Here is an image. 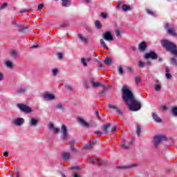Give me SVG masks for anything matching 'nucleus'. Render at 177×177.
<instances>
[{"label":"nucleus","mask_w":177,"mask_h":177,"mask_svg":"<svg viewBox=\"0 0 177 177\" xmlns=\"http://www.w3.org/2000/svg\"><path fill=\"white\" fill-rule=\"evenodd\" d=\"M122 91L123 93V100L129 106V110H131V111H138V110H140L142 104L135 99L132 91L128 89V86L125 85L123 86Z\"/></svg>","instance_id":"f257e3e1"},{"label":"nucleus","mask_w":177,"mask_h":177,"mask_svg":"<svg viewBox=\"0 0 177 177\" xmlns=\"http://www.w3.org/2000/svg\"><path fill=\"white\" fill-rule=\"evenodd\" d=\"M154 140V147L156 149L160 146V143H161L162 140H167V137L164 135H158L155 136L153 138Z\"/></svg>","instance_id":"f03ea898"},{"label":"nucleus","mask_w":177,"mask_h":177,"mask_svg":"<svg viewBox=\"0 0 177 177\" xmlns=\"http://www.w3.org/2000/svg\"><path fill=\"white\" fill-rule=\"evenodd\" d=\"M163 48L168 52L173 53V55H177L176 45H163Z\"/></svg>","instance_id":"7ed1b4c3"},{"label":"nucleus","mask_w":177,"mask_h":177,"mask_svg":"<svg viewBox=\"0 0 177 177\" xmlns=\"http://www.w3.org/2000/svg\"><path fill=\"white\" fill-rule=\"evenodd\" d=\"M17 106L21 111H23L24 113H31V111H32L31 108L26 104H17Z\"/></svg>","instance_id":"20e7f679"},{"label":"nucleus","mask_w":177,"mask_h":177,"mask_svg":"<svg viewBox=\"0 0 177 177\" xmlns=\"http://www.w3.org/2000/svg\"><path fill=\"white\" fill-rule=\"evenodd\" d=\"M61 133H62V138L63 140H66L67 138H68V131L67 130V127H66V125L64 124L62 125Z\"/></svg>","instance_id":"39448f33"},{"label":"nucleus","mask_w":177,"mask_h":177,"mask_svg":"<svg viewBox=\"0 0 177 177\" xmlns=\"http://www.w3.org/2000/svg\"><path fill=\"white\" fill-rule=\"evenodd\" d=\"M103 38L105 41H114V38L113 37V35L111 32L107 31L103 34Z\"/></svg>","instance_id":"423d86ee"},{"label":"nucleus","mask_w":177,"mask_h":177,"mask_svg":"<svg viewBox=\"0 0 177 177\" xmlns=\"http://www.w3.org/2000/svg\"><path fill=\"white\" fill-rule=\"evenodd\" d=\"M158 55L157 54H156V53L151 51L149 53H146L145 55V59H152V60H156L158 58Z\"/></svg>","instance_id":"0eeeda50"},{"label":"nucleus","mask_w":177,"mask_h":177,"mask_svg":"<svg viewBox=\"0 0 177 177\" xmlns=\"http://www.w3.org/2000/svg\"><path fill=\"white\" fill-rule=\"evenodd\" d=\"M15 26L20 32H26V30H28V26H26L24 24H16Z\"/></svg>","instance_id":"6e6552de"},{"label":"nucleus","mask_w":177,"mask_h":177,"mask_svg":"<svg viewBox=\"0 0 177 177\" xmlns=\"http://www.w3.org/2000/svg\"><path fill=\"white\" fill-rule=\"evenodd\" d=\"M44 99H46V100H55L56 99V96L54 94L46 93L43 95Z\"/></svg>","instance_id":"1a4fd4ad"},{"label":"nucleus","mask_w":177,"mask_h":177,"mask_svg":"<svg viewBox=\"0 0 177 177\" xmlns=\"http://www.w3.org/2000/svg\"><path fill=\"white\" fill-rule=\"evenodd\" d=\"M62 157L64 161H68V160L71 158V153L70 152L64 151L62 152Z\"/></svg>","instance_id":"9d476101"},{"label":"nucleus","mask_w":177,"mask_h":177,"mask_svg":"<svg viewBox=\"0 0 177 177\" xmlns=\"http://www.w3.org/2000/svg\"><path fill=\"white\" fill-rule=\"evenodd\" d=\"M95 145H96V140L91 141L89 145H84L83 149H84V150H91V149L93 148Z\"/></svg>","instance_id":"9b49d317"},{"label":"nucleus","mask_w":177,"mask_h":177,"mask_svg":"<svg viewBox=\"0 0 177 177\" xmlns=\"http://www.w3.org/2000/svg\"><path fill=\"white\" fill-rule=\"evenodd\" d=\"M13 124L17 127H20L24 124V119L23 118H19L13 121Z\"/></svg>","instance_id":"f8f14e48"},{"label":"nucleus","mask_w":177,"mask_h":177,"mask_svg":"<svg viewBox=\"0 0 177 177\" xmlns=\"http://www.w3.org/2000/svg\"><path fill=\"white\" fill-rule=\"evenodd\" d=\"M48 128L51 131H53L54 133H59V129L55 127L53 123L50 122L48 124Z\"/></svg>","instance_id":"ddd939ff"},{"label":"nucleus","mask_w":177,"mask_h":177,"mask_svg":"<svg viewBox=\"0 0 177 177\" xmlns=\"http://www.w3.org/2000/svg\"><path fill=\"white\" fill-rule=\"evenodd\" d=\"M90 82L93 88H97L101 86L100 83L95 82V79L93 77L90 79Z\"/></svg>","instance_id":"4468645a"},{"label":"nucleus","mask_w":177,"mask_h":177,"mask_svg":"<svg viewBox=\"0 0 177 177\" xmlns=\"http://www.w3.org/2000/svg\"><path fill=\"white\" fill-rule=\"evenodd\" d=\"M89 62H91V58H82L81 59V63H82V64H83L84 67H86L88 66V64H86V63H89Z\"/></svg>","instance_id":"2eb2a0df"},{"label":"nucleus","mask_w":177,"mask_h":177,"mask_svg":"<svg viewBox=\"0 0 177 177\" xmlns=\"http://www.w3.org/2000/svg\"><path fill=\"white\" fill-rule=\"evenodd\" d=\"M111 127V124L107 123L106 124H104L102 127V130L103 131L104 133H107V131L109 130V128Z\"/></svg>","instance_id":"dca6fc26"},{"label":"nucleus","mask_w":177,"mask_h":177,"mask_svg":"<svg viewBox=\"0 0 177 177\" xmlns=\"http://www.w3.org/2000/svg\"><path fill=\"white\" fill-rule=\"evenodd\" d=\"M77 37L82 41V42H84L85 44H88V42L89 41V39L84 37L82 35L79 34L77 35Z\"/></svg>","instance_id":"f3484780"},{"label":"nucleus","mask_w":177,"mask_h":177,"mask_svg":"<svg viewBox=\"0 0 177 177\" xmlns=\"http://www.w3.org/2000/svg\"><path fill=\"white\" fill-rule=\"evenodd\" d=\"M104 63L107 66H111V63H113V58H111V57H107L104 60Z\"/></svg>","instance_id":"a211bd4d"},{"label":"nucleus","mask_w":177,"mask_h":177,"mask_svg":"<svg viewBox=\"0 0 177 177\" xmlns=\"http://www.w3.org/2000/svg\"><path fill=\"white\" fill-rule=\"evenodd\" d=\"M4 64L7 67V68H13V62H12L11 61L6 60L4 62Z\"/></svg>","instance_id":"6ab92c4d"},{"label":"nucleus","mask_w":177,"mask_h":177,"mask_svg":"<svg viewBox=\"0 0 177 177\" xmlns=\"http://www.w3.org/2000/svg\"><path fill=\"white\" fill-rule=\"evenodd\" d=\"M152 118L156 121V122H161L162 121L161 118L154 112L152 113Z\"/></svg>","instance_id":"aec40b11"},{"label":"nucleus","mask_w":177,"mask_h":177,"mask_svg":"<svg viewBox=\"0 0 177 177\" xmlns=\"http://www.w3.org/2000/svg\"><path fill=\"white\" fill-rule=\"evenodd\" d=\"M75 144V140H71L69 142L70 147H71V151L75 152L77 151V149L74 147V145Z\"/></svg>","instance_id":"412c9836"},{"label":"nucleus","mask_w":177,"mask_h":177,"mask_svg":"<svg viewBox=\"0 0 177 177\" xmlns=\"http://www.w3.org/2000/svg\"><path fill=\"white\" fill-rule=\"evenodd\" d=\"M138 165V164L136 163H133L131 165H129V166H123V167H119V169H129V168H133L135 167H136Z\"/></svg>","instance_id":"4be33fe9"},{"label":"nucleus","mask_w":177,"mask_h":177,"mask_svg":"<svg viewBox=\"0 0 177 177\" xmlns=\"http://www.w3.org/2000/svg\"><path fill=\"white\" fill-rule=\"evenodd\" d=\"M167 32L169 35H172V36L176 35V30L173 28H169V29H167Z\"/></svg>","instance_id":"5701e85b"},{"label":"nucleus","mask_w":177,"mask_h":177,"mask_svg":"<svg viewBox=\"0 0 177 177\" xmlns=\"http://www.w3.org/2000/svg\"><path fill=\"white\" fill-rule=\"evenodd\" d=\"M95 26L97 28V30H101V28L103 27L102 23L99 20L95 21Z\"/></svg>","instance_id":"b1692460"},{"label":"nucleus","mask_w":177,"mask_h":177,"mask_svg":"<svg viewBox=\"0 0 177 177\" xmlns=\"http://www.w3.org/2000/svg\"><path fill=\"white\" fill-rule=\"evenodd\" d=\"M78 121L80 123L82 124V125H83V127H85L86 128H88V127H89V124H88V122H85V120L82 118H79Z\"/></svg>","instance_id":"393cba45"},{"label":"nucleus","mask_w":177,"mask_h":177,"mask_svg":"<svg viewBox=\"0 0 177 177\" xmlns=\"http://www.w3.org/2000/svg\"><path fill=\"white\" fill-rule=\"evenodd\" d=\"M108 106H109V109H112L113 110H115V111L117 113H118L119 114H121V110H120L118 109V107H117V106H113L112 104H109Z\"/></svg>","instance_id":"a878e982"},{"label":"nucleus","mask_w":177,"mask_h":177,"mask_svg":"<svg viewBox=\"0 0 177 177\" xmlns=\"http://www.w3.org/2000/svg\"><path fill=\"white\" fill-rule=\"evenodd\" d=\"M30 123L31 127H37V125H38V120L35 118H32L30 119Z\"/></svg>","instance_id":"bb28decb"},{"label":"nucleus","mask_w":177,"mask_h":177,"mask_svg":"<svg viewBox=\"0 0 177 177\" xmlns=\"http://www.w3.org/2000/svg\"><path fill=\"white\" fill-rule=\"evenodd\" d=\"M62 6L64 8H68L70 6V0H62Z\"/></svg>","instance_id":"cd10ccee"},{"label":"nucleus","mask_w":177,"mask_h":177,"mask_svg":"<svg viewBox=\"0 0 177 177\" xmlns=\"http://www.w3.org/2000/svg\"><path fill=\"white\" fill-rule=\"evenodd\" d=\"M161 45H174V43L167 39H162L161 40Z\"/></svg>","instance_id":"c85d7f7f"},{"label":"nucleus","mask_w":177,"mask_h":177,"mask_svg":"<svg viewBox=\"0 0 177 177\" xmlns=\"http://www.w3.org/2000/svg\"><path fill=\"white\" fill-rule=\"evenodd\" d=\"M27 92V87H21L17 90V93H24Z\"/></svg>","instance_id":"c756f323"},{"label":"nucleus","mask_w":177,"mask_h":177,"mask_svg":"<svg viewBox=\"0 0 177 177\" xmlns=\"http://www.w3.org/2000/svg\"><path fill=\"white\" fill-rule=\"evenodd\" d=\"M125 140H122V142H121V143H122V145H121V147H122V149H124V150H128V149H129V145H125Z\"/></svg>","instance_id":"7c9ffc66"},{"label":"nucleus","mask_w":177,"mask_h":177,"mask_svg":"<svg viewBox=\"0 0 177 177\" xmlns=\"http://www.w3.org/2000/svg\"><path fill=\"white\" fill-rule=\"evenodd\" d=\"M147 48V45H139L138 46V50L140 52H145L146 49Z\"/></svg>","instance_id":"2f4dec72"},{"label":"nucleus","mask_w":177,"mask_h":177,"mask_svg":"<svg viewBox=\"0 0 177 177\" xmlns=\"http://www.w3.org/2000/svg\"><path fill=\"white\" fill-rule=\"evenodd\" d=\"M10 55L12 57H17V56H19V53L16 50H11Z\"/></svg>","instance_id":"473e14b6"},{"label":"nucleus","mask_w":177,"mask_h":177,"mask_svg":"<svg viewBox=\"0 0 177 177\" xmlns=\"http://www.w3.org/2000/svg\"><path fill=\"white\" fill-rule=\"evenodd\" d=\"M122 9L124 12H128V10H131V7L127 5V4H123L122 6Z\"/></svg>","instance_id":"72a5a7b5"},{"label":"nucleus","mask_w":177,"mask_h":177,"mask_svg":"<svg viewBox=\"0 0 177 177\" xmlns=\"http://www.w3.org/2000/svg\"><path fill=\"white\" fill-rule=\"evenodd\" d=\"M55 107L59 110H64V105L63 104H57Z\"/></svg>","instance_id":"f704fd0d"},{"label":"nucleus","mask_w":177,"mask_h":177,"mask_svg":"<svg viewBox=\"0 0 177 177\" xmlns=\"http://www.w3.org/2000/svg\"><path fill=\"white\" fill-rule=\"evenodd\" d=\"M171 112L173 115H176L177 117V107L174 106L171 108Z\"/></svg>","instance_id":"c9c22d12"},{"label":"nucleus","mask_w":177,"mask_h":177,"mask_svg":"<svg viewBox=\"0 0 177 177\" xmlns=\"http://www.w3.org/2000/svg\"><path fill=\"white\" fill-rule=\"evenodd\" d=\"M155 91H156V92H160V91H161V85L160 84H155Z\"/></svg>","instance_id":"e433bc0d"},{"label":"nucleus","mask_w":177,"mask_h":177,"mask_svg":"<svg viewBox=\"0 0 177 177\" xmlns=\"http://www.w3.org/2000/svg\"><path fill=\"white\" fill-rule=\"evenodd\" d=\"M171 64H173L174 66H177V61L176 59L175 58H171Z\"/></svg>","instance_id":"4c0bfd02"},{"label":"nucleus","mask_w":177,"mask_h":177,"mask_svg":"<svg viewBox=\"0 0 177 177\" xmlns=\"http://www.w3.org/2000/svg\"><path fill=\"white\" fill-rule=\"evenodd\" d=\"M138 67L143 68V67H145V62H143L142 60L139 61Z\"/></svg>","instance_id":"58836bf2"},{"label":"nucleus","mask_w":177,"mask_h":177,"mask_svg":"<svg viewBox=\"0 0 177 177\" xmlns=\"http://www.w3.org/2000/svg\"><path fill=\"white\" fill-rule=\"evenodd\" d=\"M100 16L102 19H107V13L100 12Z\"/></svg>","instance_id":"ea45409f"},{"label":"nucleus","mask_w":177,"mask_h":177,"mask_svg":"<svg viewBox=\"0 0 177 177\" xmlns=\"http://www.w3.org/2000/svg\"><path fill=\"white\" fill-rule=\"evenodd\" d=\"M136 133L138 136H140V126H137Z\"/></svg>","instance_id":"a19ab883"},{"label":"nucleus","mask_w":177,"mask_h":177,"mask_svg":"<svg viewBox=\"0 0 177 177\" xmlns=\"http://www.w3.org/2000/svg\"><path fill=\"white\" fill-rule=\"evenodd\" d=\"M115 34H116V37H121V30H120L119 29H117L115 30Z\"/></svg>","instance_id":"79ce46f5"},{"label":"nucleus","mask_w":177,"mask_h":177,"mask_svg":"<svg viewBox=\"0 0 177 177\" xmlns=\"http://www.w3.org/2000/svg\"><path fill=\"white\" fill-rule=\"evenodd\" d=\"M52 73L53 75H57V73H59V71L57 70V68H54L53 69Z\"/></svg>","instance_id":"37998d69"},{"label":"nucleus","mask_w":177,"mask_h":177,"mask_svg":"<svg viewBox=\"0 0 177 177\" xmlns=\"http://www.w3.org/2000/svg\"><path fill=\"white\" fill-rule=\"evenodd\" d=\"M88 161H89L90 162H97V160H96V159H95V158H88Z\"/></svg>","instance_id":"c03bdc74"},{"label":"nucleus","mask_w":177,"mask_h":177,"mask_svg":"<svg viewBox=\"0 0 177 177\" xmlns=\"http://www.w3.org/2000/svg\"><path fill=\"white\" fill-rule=\"evenodd\" d=\"M30 10H31L30 9H25L19 11V13H27L28 12H30Z\"/></svg>","instance_id":"a18cd8bd"},{"label":"nucleus","mask_w":177,"mask_h":177,"mask_svg":"<svg viewBox=\"0 0 177 177\" xmlns=\"http://www.w3.org/2000/svg\"><path fill=\"white\" fill-rule=\"evenodd\" d=\"M5 8H8V3H3L0 7V9H5Z\"/></svg>","instance_id":"49530a36"},{"label":"nucleus","mask_w":177,"mask_h":177,"mask_svg":"<svg viewBox=\"0 0 177 177\" xmlns=\"http://www.w3.org/2000/svg\"><path fill=\"white\" fill-rule=\"evenodd\" d=\"M118 73H119V74H120V75L124 74V71L122 70V67L120 66V67L118 68Z\"/></svg>","instance_id":"de8ad7c7"},{"label":"nucleus","mask_w":177,"mask_h":177,"mask_svg":"<svg viewBox=\"0 0 177 177\" xmlns=\"http://www.w3.org/2000/svg\"><path fill=\"white\" fill-rule=\"evenodd\" d=\"M147 13H148V15H151L152 16H154V12H153L151 10L147 9Z\"/></svg>","instance_id":"09e8293b"},{"label":"nucleus","mask_w":177,"mask_h":177,"mask_svg":"<svg viewBox=\"0 0 177 177\" xmlns=\"http://www.w3.org/2000/svg\"><path fill=\"white\" fill-rule=\"evenodd\" d=\"M44 3L39 4L37 7V10H41V9H42V8H44Z\"/></svg>","instance_id":"8fccbe9b"},{"label":"nucleus","mask_w":177,"mask_h":177,"mask_svg":"<svg viewBox=\"0 0 177 177\" xmlns=\"http://www.w3.org/2000/svg\"><path fill=\"white\" fill-rule=\"evenodd\" d=\"M37 48H39V45H33L31 47H30V49H37Z\"/></svg>","instance_id":"3c124183"},{"label":"nucleus","mask_w":177,"mask_h":177,"mask_svg":"<svg viewBox=\"0 0 177 177\" xmlns=\"http://www.w3.org/2000/svg\"><path fill=\"white\" fill-rule=\"evenodd\" d=\"M165 76H166V78H167V80L171 79V77H172V75H171L170 73H166Z\"/></svg>","instance_id":"603ef678"},{"label":"nucleus","mask_w":177,"mask_h":177,"mask_svg":"<svg viewBox=\"0 0 177 177\" xmlns=\"http://www.w3.org/2000/svg\"><path fill=\"white\" fill-rule=\"evenodd\" d=\"M57 56H58V59H63V54L58 53Z\"/></svg>","instance_id":"864d4df0"},{"label":"nucleus","mask_w":177,"mask_h":177,"mask_svg":"<svg viewBox=\"0 0 177 177\" xmlns=\"http://www.w3.org/2000/svg\"><path fill=\"white\" fill-rule=\"evenodd\" d=\"M95 135L102 136V135H103V132H102V131H95Z\"/></svg>","instance_id":"5fc2aeb1"},{"label":"nucleus","mask_w":177,"mask_h":177,"mask_svg":"<svg viewBox=\"0 0 177 177\" xmlns=\"http://www.w3.org/2000/svg\"><path fill=\"white\" fill-rule=\"evenodd\" d=\"M127 70L128 73H132V71H133V69L131 67H127Z\"/></svg>","instance_id":"6e6d98bb"},{"label":"nucleus","mask_w":177,"mask_h":177,"mask_svg":"<svg viewBox=\"0 0 177 177\" xmlns=\"http://www.w3.org/2000/svg\"><path fill=\"white\" fill-rule=\"evenodd\" d=\"M165 28L167 30V31H168V30H169V25L168 24H165Z\"/></svg>","instance_id":"4d7b16f0"},{"label":"nucleus","mask_w":177,"mask_h":177,"mask_svg":"<svg viewBox=\"0 0 177 177\" xmlns=\"http://www.w3.org/2000/svg\"><path fill=\"white\" fill-rule=\"evenodd\" d=\"M0 81H3V74L0 72Z\"/></svg>","instance_id":"13d9d810"},{"label":"nucleus","mask_w":177,"mask_h":177,"mask_svg":"<svg viewBox=\"0 0 177 177\" xmlns=\"http://www.w3.org/2000/svg\"><path fill=\"white\" fill-rule=\"evenodd\" d=\"M135 81H136V83L138 84V82H140V78L136 77L135 78Z\"/></svg>","instance_id":"bf43d9fd"},{"label":"nucleus","mask_w":177,"mask_h":177,"mask_svg":"<svg viewBox=\"0 0 177 177\" xmlns=\"http://www.w3.org/2000/svg\"><path fill=\"white\" fill-rule=\"evenodd\" d=\"M139 45H147V43L145 41H141Z\"/></svg>","instance_id":"052dcab7"},{"label":"nucleus","mask_w":177,"mask_h":177,"mask_svg":"<svg viewBox=\"0 0 177 177\" xmlns=\"http://www.w3.org/2000/svg\"><path fill=\"white\" fill-rule=\"evenodd\" d=\"M9 156V153H8V151H5L3 153V157H8Z\"/></svg>","instance_id":"680f3d73"},{"label":"nucleus","mask_w":177,"mask_h":177,"mask_svg":"<svg viewBox=\"0 0 177 177\" xmlns=\"http://www.w3.org/2000/svg\"><path fill=\"white\" fill-rule=\"evenodd\" d=\"M98 67H100V68H103V64H102V62H98Z\"/></svg>","instance_id":"e2e57ef3"},{"label":"nucleus","mask_w":177,"mask_h":177,"mask_svg":"<svg viewBox=\"0 0 177 177\" xmlns=\"http://www.w3.org/2000/svg\"><path fill=\"white\" fill-rule=\"evenodd\" d=\"M100 44H101V45H104V44H105V43H104V39H100Z\"/></svg>","instance_id":"0e129e2a"},{"label":"nucleus","mask_w":177,"mask_h":177,"mask_svg":"<svg viewBox=\"0 0 177 177\" xmlns=\"http://www.w3.org/2000/svg\"><path fill=\"white\" fill-rule=\"evenodd\" d=\"M84 88L86 89H89V86L88 85V84H86V83L84 84Z\"/></svg>","instance_id":"69168bd1"},{"label":"nucleus","mask_w":177,"mask_h":177,"mask_svg":"<svg viewBox=\"0 0 177 177\" xmlns=\"http://www.w3.org/2000/svg\"><path fill=\"white\" fill-rule=\"evenodd\" d=\"M117 131V128L116 127H113V129H112V132H113V133H114V132H115Z\"/></svg>","instance_id":"338daca9"},{"label":"nucleus","mask_w":177,"mask_h":177,"mask_svg":"<svg viewBox=\"0 0 177 177\" xmlns=\"http://www.w3.org/2000/svg\"><path fill=\"white\" fill-rule=\"evenodd\" d=\"M162 109L163 110H167V106L164 105V106H162Z\"/></svg>","instance_id":"774afa93"}]
</instances>
